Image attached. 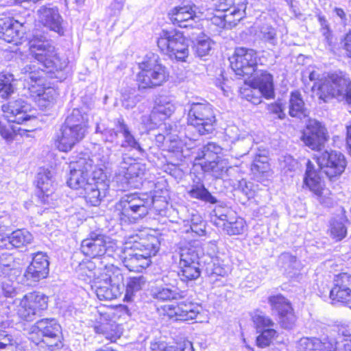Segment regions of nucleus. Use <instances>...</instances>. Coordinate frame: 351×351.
<instances>
[{
  "label": "nucleus",
  "instance_id": "14",
  "mask_svg": "<svg viewBox=\"0 0 351 351\" xmlns=\"http://www.w3.org/2000/svg\"><path fill=\"white\" fill-rule=\"evenodd\" d=\"M230 66L236 75L251 76L257 66V53L252 49L237 48L230 58Z\"/></svg>",
  "mask_w": 351,
  "mask_h": 351
},
{
  "label": "nucleus",
  "instance_id": "35",
  "mask_svg": "<svg viewBox=\"0 0 351 351\" xmlns=\"http://www.w3.org/2000/svg\"><path fill=\"white\" fill-rule=\"evenodd\" d=\"M115 125L118 132L121 133L123 137L121 147L128 149L130 150H136L139 153L143 152V149L141 147L138 141L132 134L129 126L125 123L122 118L117 119Z\"/></svg>",
  "mask_w": 351,
  "mask_h": 351
},
{
  "label": "nucleus",
  "instance_id": "64",
  "mask_svg": "<svg viewBox=\"0 0 351 351\" xmlns=\"http://www.w3.org/2000/svg\"><path fill=\"white\" fill-rule=\"evenodd\" d=\"M321 341L322 345L318 351H337V342L335 339L326 337Z\"/></svg>",
  "mask_w": 351,
  "mask_h": 351
},
{
  "label": "nucleus",
  "instance_id": "15",
  "mask_svg": "<svg viewBox=\"0 0 351 351\" xmlns=\"http://www.w3.org/2000/svg\"><path fill=\"white\" fill-rule=\"evenodd\" d=\"M317 162L330 180L340 176L346 167L344 155L333 150L325 151L317 156Z\"/></svg>",
  "mask_w": 351,
  "mask_h": 351
},
{
  "label": "nucleus",
  "instance_id": "48",
  "mask_svg": "<svg viewBox=\"0 0 351 351\" xmlns=\"http://www.w3.org/2000/svg\"><path fill=\"white\" fill-rule=\"evenodd\" d=\"M246 6L244 8H234L228 12H224L226 28H232L245 17Z\"/></svg>",
  "mask_w": 351,
  "mask_h": 351
},
{
  "label": "nucleus",
  "instance_id": "7",
  "mask_svg": "<svg viewBox=\"0 0 351 351\" xmlns=\"http://www.w3.org/2000/svg\"><path fill=\"white\" fill-rule=\"evenodd\" d=\"M351 81L341 72L328 73L327 77L313 86L318 98L327 102L332 98L341 101L345 98L346 93Z\"/></svg>",
  "mask_w": 351,
  "mask_h": 351
},
{
  "label": "nucleus",
  "instance_id": "47",
  "mask_svg": "<svg viewBox=\"0 0 351 351\" xmlns=\"http://www.w3.org/2000/svg\"><path fill=\"white\" fill-rule=\"evenodd\" d=\"M279 263L290 277L296 274L295 270H298L299 263L295 256L289 253L282 254L279 258Z\"/></svg>",
  "mask_w": 351,
  "mask_h": 351
},
{
  "label": "nucleus",
  "instance_id": "20",
  "mask_svg": "<svg viewBox=\"0 0 351 351\" xmlns=\"http://www.w3.org/2000/svg\"><path fill=\"white\" fill-rule=\"evenodd\" d=\"M176 110V106L172 100L167 97H161L156 101L149 119L150 123L147 125L148 130H153L155 127L163 126L166 128V123H162L166 119L171 117Z\"/></svg>",
  "mask_w": 351,
  "mask_h": 351
},
{
  "label": "nucleus",
  "instance_id": "2",
  "mask_svg": "<svg viewBox=\"0 0 351 351\" xmlns=\"http://www.w3.org/2000/svg\"><path fill=\"white\" fill-rule=\"evenodd\" d=\"M88 114L82 113L79 109H73L56 136V147L61 152L71 151L84 139L88 132Z\"/></svg>",
  "mask_w": 351,
  "mask_h": 351
},
{
  "label": "nucleus",
  "instance_id": "3",
  "mask_svg": "<svg viewBox=\"0 0 351 351\" xmlns=\"http://www.w3.org/2000/svg\"><path fill=\"white\" fill-rule=\"evenodd\" d=\"M21 73L25 75L24 80L29 84V97L41 110L51 108L56 103L58 92L50 86H45V78L43 70H36L35 66L28 64L24 66Z\"/></svg>",
  "mask_w": 351,
  "mask_h": 351
},
{
  "label": "nucleus",
  "instance_id": "29",
  "mask_svg": "<svg viewBox=\"0 0 351 351\" xmlns=\"http://www.w3.org/2000/svg\"><path fill=\"white\" fill-rule=\"evenodd\" d=\"M80 157L83 160L89 162L88 167L92 170L93 179L106 180V175L104 171L110 162V152L108 151L102 149L91 156L84 154Z\"/></svg>",
  "mask_w": 351,
  "mask_h": 351
},
{
  "label": "nucleus",
  "instance_id": "33",
  "mask_svg": "<svg viewBox=\"0 0 351 351\" xmlns=\"http://www.w3.org/2000/svg\"><path fill=\"white\" fill-rule=\"evenodd\" d=\"M53 173L47 169H40L36 176V186L40 190L39 198L45 204H49V197L54 191Z\"/></svg>",
  "mask_w": 351,
  "mask_h": 351
},
{
  "label": "nucleus",
  "instance_id": "40",
  "mask_svg": "<svg viewBox=\"0 0 351 351\" xmlns=\"http://www.w3.org/2000/svg\"><path fill=\"white\" fill-rule=\"evenodd\" d=\"M187 193L191 198L210 204L217 202L216 198L205 188L204 183L202 182L192 184Z\"/></svg>",
  "mask_w": 351,
  "mask_h": 351
},
{
  "label": "nucleus",
  "instance_id": "52",
  "mask_svg": "<svg viewBox=\"0 0 351 351\" xmlns=\"http://www.w3.org/2000/svg\"><path fill=\"white\" fill-rule=\"evenodd\" d=\"M252 321L258 331L272 328L274 326V322L268 316L260 311L254 313Z\"/></svg>",
  "mask_w": 351,
  "mask_h": 351
},
{
  "label": "nucleus",
  "instance_id": "44",
  "mask_svg": "<svg viewBox=\"0 0 351 351\" xmlns=\"http://www.w3.org/2000/svg\"><path fill=\"white\" fill-rule=\"evenodd\" d=\"M0 351H23V349L12 335L0 330Z\"/></svg>",
  "mask_w": 351,
  "mask_h": 351
},
{
  "label": "nucleus",
  "instance_id": "38",
  "mask_svg": "<svg viewBox=\"0 0 351 351\" xmlns=\"http://www.w3.org/2000/svg\"><path fill=\"white\" fill-rule=\"evenodd\" d=\"M347 219L343 216L332 219L329 223L328 233L336 241H341L347 234V228L345 223Z\"/></svg>",
  "mask_w": 351,
  "mask_h": 351
},
{
  "label": "nucleus",
  "instance_id": "31",
  "mask_svg": "<svg viewBox=\"0 0 351 351\" xmlns=\"http://www.w3.org/2000/svg\"><path fill=\"white\" fill-rule=\"evenodd\" d=\"M202 169L206 172H210L215 178L223 179L230 176L236 168L232 167L228 159L216 156L215 160L201 163Z\"/></svg>",
  "mask_w": 351,
  "mask_h": 351
},
{
  "label": "nucleus",
  "instance_id": "55",
  "mask_svg": "<svg viewBox=\"0 0 351 351\" xmlns=\"http://www.w3.org/2000/svg\"><path fill=\"white\" fill-rule=\"evenodd\" d=\"M151 349L152 351H194L192 343L189 341L167 347H161L158 343H154L152 344Z\"/></svg>",
  "mask_w": 351,
  "mask_h": 351
},
{
  "label": "nucleus",
  "instance_id": "4",
  "mask_svg": "<svg viewBox=\"0 0 351 351\" xmlns=\"http://www.w3.org/2000/svg\"><path fill=\"white\" fill-rule=\"evenodd\" d=\"M153 203V198L147 193L125 195L116 204L115 213L121 222L134 223L148 213Z\"/></svg>",
  "mask_w": 351,
  "mask_h": 351
},
{
  "label": "nucleus",
  "instance_id": "21",
  "mask_svg": "<svg viewBox=\"0 0 351 351\" xmlns=\"http://www.w3.org/2000/svg\"><path fill=\"white\" fill-rule=\"evenodd\" d=\"M89 162L83 160L79 157L75 161H73L70 164V176L67 181L69 187L81 191L91 182L89 178V173H92V170L88 168Z\"/></svg>",
  "mask_w": 351,
  "mask_h": 351
},
{
  "label": "nucleus",
  "instance_id": "59",
  "mask_svg": "<svg viewBox=\"0 0 351 351\" xmlns=\"http://www.w3.org/2000/svg\"><path fill=\"white\" fill-rule=\"evenodd\" d=\"M10 122L8 121V119L4 121H0V134L8 142L12 141L15 136L14 130L11 125Z\"/></svg>",
  "mask_w": 351,
  "mask_h": 351
},
{
  "label": "nucleus",
  "instance_id": "8",
  "mask_svg": "<svg viewBox=\"0 0 351 351\" xmlns=\"http://www.w3.org/2000/svg\"><path fill=\"white\" fill-rule=\"evenodd\" d=\"M162 52L178 60L185 61L189 56V45L183 34L175 29H162L157 38Z\"/></svg>",
  "mask_w": 351,
  "mask_h": 351
},
{
  "label": "nucleus",
  "instance_id": "56",
  "mask_svg": "<svg viewBox=\"0 0 351 351\" xmlns=\"http://www.w3.org/2000/svg\"><path fill=\"white\" fill-rule=\"evenodd\" d=\"M254 173H265L269 169L268 158L266 156H256L251 167Z\"/></svg>",
  "mask_w": 351,
  "mask_h": 351
},
{
  "label": "nucleus",
  "instance_id": "16",
  "mask_svg": "<svg viewBox=\"0 0 351 351\" xmlns=\"http://www.w3.org/2000/svg\"><path fill=\"white\" fill-rule=\"evenodd\" d=\"M255 83L257 88H247L241 90L242 97L254 104H260L261 97L256 94L261 93L267 99L273 98L274 96V90L273 84V77L271 74L267 71H262L260 75L255 78Z\"/></svg>",
  "mask_w": 351,
  "mask_h": 351
},
{
  "label": "nucleus",
  "instance_id": "1",
  "mask_svg": "<svg viewBox=\"0 0 351 351\" xmlns=\"http://www.w3.org/2000/svg\"><path fill=\"white\" fill-rule=\"evenodd\" d=\"M124 245V265L130 271L141 272L158 252L160 241L156 236L141 233L128 237Z\"/></svg>",
  "mask_w": 351,
  "mask_h": 351
},
{
  "label": "nucleus",
  "instance_id": "34",
  "mask_svg": "<svg viewBox=\"0 0 351 351\" xmlns=\"http://www.w3.org/2000/svg\"><path fill=\"white\" fill-rule=\"evenodd\" d=\"M105 181L93 179L92 176L91 182L80 191V193L84 195L87 204L93 206L99 205L104 197L101 191H104L106 186Z\"/></svg>",
  "mask_w": 351,
  "mask_h": 351
},
{
  "label": "nucleus",
  "instance_id": "30",
  "mask_svg": "<svg viewBox=\"0 0 351 351\" xmlns=\"http://www.w3.org/2000/svg\"><path fill=\"white\" fill-rule=\"evenodd\" d=\"M330 298L341 302H351V275L342 273L334 280V287L330 291Z\"/></svg>",
  "mask_w": 351,
  "mask_h": 351
},
{
  "label": "nucleus",
  "instance_id": "45",
  "mask_svg": "<svg viewBox=\"0 0 351 351\" xmlns=\"http://www.w3.org/2000/svg\"><path fill=\"white\" fill-rule=\"evenodd\" d=\"M15 79L12 73H0V95L3 98H8L14 92L13 82Z\"/></svg>",
  "mask_w": 351,
  "mask_h": 351
},
{
  "label": "nucleus",
  "instance_id": "51",
  "mask_svg": "<svg viewBox=\"0 0 351 351\" xmlns=\"http://www.w3.org/2000/svg\"><path fill=\"white\" fill-rule=\"evenodd\" d=\"M221 147L215 143H208L204 146L201 153L199 154V158L204 160V162H208L216 158L221 152Z\"/></svg>",
  "mask_w": 351,
  "mask_h": 351
},
{
  "label": "nucleus",
  "instance_id": "22",
  "mask_svg": "<svg viewBox=\"0 0 351 351\" xmlns=\"http://www.w3.org/2000/svg\"><path fill=\"white\" fill-rule=\"evenodd\" d=\"M268 301L272 308L277 311L281 326L286 329L291 328L295 323L296 317L290 302L280 294L270 296Z\"/></svg>",
  "mask_w": 351,
  "mask_h": 351
},
{
  "label": "nucleus",
  "instance_id": "25",
  "mask_svg": "<svg viewBox=\"0 0 351 351\" xmlns=\"http://www.w3.org/2000/svg\"><path fill=\"white\" fill-rule=\"evenodd\" d=\"M112 282L111 275L106 271L99 279L90 284L91 289L95 291L99 300H112L119 295V286Z\"/></svg>",
  "mask_w": 351,
  "mask_h": 351
},
{
  "label": "nucleus",
  "instance_id": "10",
  "mask_svg": "<svg viewBox=\"0 0 351 351\" xmlns=\"http://www.w3.org/2000/svg\"><path fill=\"white\" fill-rule=\"evenodd\" d=\"M140 71L136 80L140 87L143 88L161 86L168 79L169 75L166 68L159 63L157 59H149L138 64Z\"/></svg>",
  "mask_w": 351,
  "mask_h": 351
},
{
  "label": "nucleus",
  "instance_id": "9",
  "mask_svg": "<svg viewBox=\"0 0 351 351\" xmlns=\"http://www.w3.org/2000/svg\"><path fill=\"white\" fill-rule=\"evenodd\" d=\"M117 243L109 237L97 232H90L82 241L81 250L84 254L92 258L111 257L117 250Z\"/></svg>",
  "mask_w": 351,
  "mask_h": 351
},
{
  "label": "nucleus",
  "instance_id": "62",
  "mask_svg": "<svg viewBox=\"0 0 351 351\" xmlns=\"http://www.w3.org/2000/svg\"><path fill=\"white\" fill-rule=\"evenodd\" d=\"M206 225L199 217L197 219L193 217L191 219V224L190 225V230L191 232L195 233L197 236H203L205 234Z\"/></svg>",
  "mask_w": 351,
  "mask_h": 351
},
{
  "label": "nucleus",
  "instance_id": "18",
  "mask_svg": "<svg viewBox=\"0 0 351 351\" xmlns=\"http://www.w3.org/2000/svg\"><path fill=\"white\" fill-rule=\"evenodd\" d=\"M201 306L192 302H180L177 305L166 304L158 309L160 315L180 321L195 319L199 314Z\"/></svg>",
  "mask_w": 351,
  "mask_h": 351
},
{
  "label": "nucleus",
  "instance_id": "60",
  "mask_svg": "<svg viewBox=\"0 0 351 351\" xmlns=\"http://www.w3.org/2000/svg\"><path fill=\"white\" fill-rule=\"evenodd\" d=\"M259 37L262 40L274 45L276 41V30L271 25H263L260 29Z\"/></svg>",
  "mask_w": 351,
  "mask_h": 351
},
{
  "label": "nucleus",
  "instance_id": "63",
  "mask_svg": "<svg viewBox=\"0 0 351 351\" xmlns=\"http://www.w3.org/2000/svg\"><path fill=\"white\" fill-rule=\"evenodd\" d=\"M1 290L3 295L8 298H12L16 295V289L14 282L8 279L2 282Z\"/></svg>",
  "mask_w": 351,
  "mask_h": 351
},
{
  "label": "nucleus",
  "instance_id": "42",
  "mask_svg": "<svg viewBox=\"0 0 351 351\" xmlns=\"http://www.w3.org/2000/svg\"><path fill=\"white\" fill-rule=\"evenodd\" d=\"M205 259L204 263H206V272L209 276H225L228 273V268L224 267L220 260L217 257H208Z\"/></svg>",
  "mask_w": 351,
  "mask_h": 351
},
{
  "label": "nucleus",
  "instance_id": "54",
  "mask_svg": "<svg viewBox=\"0 0 351 351\" xmlns=\"http://www.w3.org/2000/svg\"><path fill=\"white\" fill-rule=\"evenodd\" d=\"M201 271L199 265H192L187 267L180 269L178 275L183 281L196 280L200 276Z\"/></svg>",
  "mask_w": 351,
  "mask_h": 351
},
{
  "label": "nucleus",
  "instance_id": "32",
  "mask_svg": "<svg viewBox=\"0 0 351 351\" xmlns=\"http://www.w3.org/2000/svg\"><path fill=\"white\" fill-rule=\"evenodd\" d=\"M109 266L105 265L104 268L97 267L96 263L92 261H83L76 268L78 278L90 284L99 279L105 271L109 272Z\"/></svg>",
  "mask_w": 351,
  "mask_h": 351
},
{
  "label": "nucleus",
  "instance_id": "24",
  "mask_svg": "<svg viewBox=\"0 0 351 351\" xmlns=\"http://www.w3.org/2000/svg\"><path fill=\"white\" fill-rule=\"evenodd\" d=\"M169 16L171 21L180 27L193 26L196 17L195 5L189 1H184L172 8Z\"/></svg>",
  "mask_w": 351,
  "mask_h": 351
},
{
  "label": "nucleus",
  "instance_id": "41",
  "mask_svg": "<svg viewBox=\"0 0 351 351\" xmlns=\"http://www.w3.org/2000/svg\"><path fill=\"white\" fill-rule=\"evenodd\" d=\"M289 114L293 117L302 118L306 116L304 103L299 92H293L289 101Z\"/></svg>",
  "mask_w": 351,
  "mask_h": 351
},
{
  "label": "nucleus",
  "instance_id": "37",
  "mask_svg": "<svg viewBox=\"0 0 351 351\" xmlns=\"http://www.w3.org/2000/svg\"><path fill=\"white\" fill-rule=\"evenodd\" d=\"M219 219L223 221V230L230 235L241 234L246 230L245 221L241 217H237L234 221H228L227 215L221 214L219 215Z\"/></svg>",
  "mask_w": 351,
  "mask_h": 351
},
{
  "label": "nucleus",
  "instance_id": "23",
  "mask_svg": "<svg viewBox=\"0 0 351 351\" xmlns=\"http://www.w3.org/2000/svg\"><path fill=\"white\" fill-rule=\"evenodd\" d=\"M24 34L25 29L22 23L10 16L0 19V39L18 45L23 38Z\"/></svg>",
  "mask_w": 351,
  "mask_h": 351
},
{
  "label": "nucleus",
  "instance_id": "61",
  "mask_svg": "<svg viewBox=\"0 0 351 351\" xmlns=\"http://www.w3.org/2000/svg\"><path fill=\"white\" fill-rule=\"evenodd\" d=\"M96 132L101 134L104 141L112 143L117 139L119 132H116L113 129L110 128L101 129V126L97 125L96 127Z\"/></svg>",
  "mask_w": 351,
  "mask_h": 351
},
{
  "label": "nucleus",
  "instance_id": "53",
  "mask_svg": "<svg viewBox=\"0 0 351 351\" xmlns=\"http://www.w3.org/2000/svg\"><path fill=\"white\" fill-rule=\"evenodd\" d=\"M322 341L317 338H301L297 344L298 351H318Z\"/></svg>",
  "mask_w": 351,
  "mask_h": 351
},
{
  "label": "nucleus",
  "instance_id": "19",
  "mask_svg": "<svg viewBox=\"0 0 351 351\" xmlns=\"http://www.w3.org/2000/svg\"><path fill=\"white\" fill-rule=\"evenodd\" d=\"M145 171V164L136 162L130 158H123L117 176H122L125 183L131 187L138 188L142 184Z\"/></svg>",
  "mask_w": 351,
  "mask_h": 351
},
{
  "label": "nucleus",
  "instance_id": "49",
  "mask_svg": "<svg viewBox=\"0 0 351 351\" xmlns=\"http://www.w3.org/2000/svg\"><path fill=\"white\" fill-rule=\"evenodd\" d=\"M11 243L13 247H19L29 244L33 240L32 234L26 230H17L14 231L11 235Z\"/></svg>",
  "mask_w": 351,
  "mask_h": 351
},
{
  "label": "nucleus",
  "instance_id": "12",
  "mask_svg": "<svg viewBox=\"0 0 351 351\" xmlns=\"http://www.w3.org/2000/svg\"><path fill=\"white\" fill-rule=\"evenodd\" d=\"M304 185L317 196L322 204L326 206H331L333 204L334 199L330 191L324 186V181L319 176V172L310 160L306 163Z\"/></svg>",
  "mask_w": 351,
  "mask_h": 351
},
{
  "label": "nucleus",
  "instance_id": "6",
  "mask_svg": "<svg viewBox=\"0 0 351 351\" xmlns=\"http://www.w3.org/2000/svg\"><path fill=\"white\" fill-rule=\"evenodd\" d=\"M29 55L50 72L63 71L66 68L67 58L60 56L54 46L48 40L34 38L29 42Z\"/></svg>",
  "mask_w": 351,
  "mask_h": 351
},
{
  "label": "nucleus",
  "instance_id": "27",
  "mask_svg": "<svg viewBox=\"0 0 351 351\" xmlns=\"http://www.w3.org/2000/svg\"><path fill=\"white\" fill-rule=\"evenodd\" d=\"M31 110V106L23 99H17L4 104L2 110L9 121L22 124L31 119L27 112Z\"/></svg>",
  "mask_w": 351,
  "mask_h": 351
},
{
  "label": "nucleus",
  "instance_id": "17",
  "mask_svg": "<svg viewBox=\"0 0 351 351\" xmlns=\"http://www.w3.org/2000/svg\"><path fill=\"white\" fill-rule=\"evenodd\" d=\"M328 139L326 128L318 121L311 119L302 132L301 141L314 151H319Z\"/></svg>",
  "mask_w": 351,
  "mask_h": 351
},
{
  "label": "nucleus",
  "instance_id": "50",
  "mask_svg": "<svg viewBox=\"0 0 351 351\" xmlns=\"http://www.w3.org/2000/svg\"><path fill=\"white\" fill-rule=\"evenodd\" d=\"M259 332L261 333L256 337V346L261 348L269 346L278 335L277 331L274 328L264 329Z\"/></svg>",
  "mask_w": 351,
  "mask_h": 351
},
{
  "label": "nucleus",
  "instance_id": "13",
  "mask_svg": "<svg viewBox=\"0 0 351 351\" xmlns=\"http://www.w3.org/2000/svg\"><path fill=\"white\" fill-rule=\"evenodd\" d=\"M47 308V298L39 292H32L25 294L19 300L16 312L22 319L31 322L40 311Z\"/></svg>",
  "mask_w": 351,
  "mask_h": 351
},
{
  "label": "nucleus",
  "instance_id": "43",
  "mask_svg": "<svg viewBox=\"0 0 351 351\" xmlns=\"http://www.w3.org/2000/svg\"><path fill=\"white\" fill-rule=\"evenodd\" d=\"M175 262L187 261L194 263V261H199V254L196 247L193 246L180 247L178 252L173 255Z\"/></svg>",
  "mask_w": 351,
  "mask_h": 351
},
{
  "label": "nucleus",
  "instance_id": "39",
  "mask_svg": "<svg viewBox=\"0 0 351 351\" xmlns=\"http://www.w3.org/2000/svg\"><path fill=\"white\" fill-rule=\"evenodd\" d=\"M152 295L156 300L167 301L181 299L184 298V293L168 287H157L152 289Z\"/></svg>",
  "mask_w": 351,
  "mask_h": 351
},
{
  "label": "nucleus",
  "instance_id": "28",
  "mask_svg": "<svg viewBox=\"0 0 351 351\" xmlns=\"http://www.w3.org/2000/svg\"><path fill=\"white\" fill-rule=\"evenodd\" d=\"M38 21L59 34H63L62 19L57 7L51 5H43L38 11Z\"/></svg>",
  "mask_w": 351,
  "mask_h": 351
},
{
  "label": "nucleus",
  "instance_id": "26",
  "mask_svg": "<svg viewBox=\"0 0 351 351\" xmlns=\"http://www.w3.org/2000/svg\"><path fill=\"white\" fill-rule=\"evenodd\" d=\"M49 265L47 256L43 252L34 254L32 261L24 273V278L27 281L38 282L47 278L49 274Z\"/></svg>",
  "mask_w": 351,
  "mask_h": 351
},
{
  "label": "nucleus",
  "instance_id": "57",
  "mask_svg": "<svg viewBox=\"0 0 351 351\" xmlns=\"http://www.w3.org/2000/svg\"><path fill=\"white\" fill-rule=\"evenodd\" d=\"M247 0H219L217 10L222 12H228L234 8H244L246 6Z\"/></svg>",
  "mask_w": 351,
  "mask_h": 351
},
{
  "label": "nucleus",
  "instance_id": "36",
  "mask_svg": "<svg viewBox=\"0 0 351 351\" xmlns=\"http://www.w3.org/2000/svg\"><path fill=\"white\" fill-rule=\"evenodd\" d=\"M146 285V279L143 276L130 277L126 282L124 301L132 302L136 295L141 291Z\"/></svg>",
  "mask_w": 351,
  "mask_h": 351
},
{
  "label": "nucleus",
  "instance_id": "5",
  "mask_svg": "<svg viewBox=\"0 0 351 351\" xmlns=\"http://www.w3.org/2000/svg\"><path fill=\"white\" fill-rule=\"evenodd\" d=\"M29 339L40 351H56L62 347V330L55 319H43L36 322Z\"/></svg>",
  "mask_w": 351,
  "mask_h": 351
},
{
  "label": "nucleus",
  "instance_id": "58",
  "mask_svg": "<svg viewBox=\"0 0 351 351\" xmlns=\"http://www.w3.org/2000/svg\"><path fill=\"white\" fill-rule=\"evenodd\" d=\"M213 44L210 38L206 36L198 40L195 47L197 55L200 57H203L208 54L212 49Z\"/></svg>",
  "mask_w": 351,
  "mask_h": 351
},
{
  "label": "nucleus",
  "instance_id": "46",
  "mask_svg": "<svg viewBox=\"0 0 351 351\" xmlns=\"http://www.w3.org/2000/svg\"><path fill=\"white\" fill-rule=\"evenodd\" d=\"M167 137L168 140L166 141L163 149L178 157L181 155L186 143L176 134H168Z\"/></svg>",
  "mask_w": 351,
  "mask_h": 351
},
{
  "label": "nucleus",
  "instance_id": "11",
  "mask_svg": "<svg viewBox=\"0 0 351 351\" xmlns=\"http://www.w3.org/2000/svg\"><path fill=\"white\" fill-rule=\"evenodd\" d=\"M215 115L210 104L208 103H193L188 114V123L196 128L201 135L211 133Z\"/></svg>",
  "mask_w": 351,
  "mask_h": 351
}]
</instances>
